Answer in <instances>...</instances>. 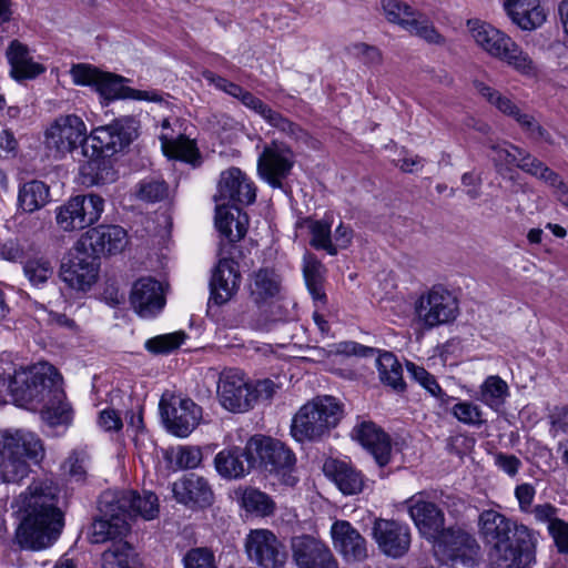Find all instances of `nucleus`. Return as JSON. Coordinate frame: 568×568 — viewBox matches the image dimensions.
<instances>
[{
  "label": "nucleus",
  "mask_w": 568,
  "mask_h": 568,
  "mask_svg": "<svg viewBox=\"0 0 568 568\" xmlns=\"http://www.w3.org/2000/svg\"><path fill=\"white\" fill-rule=\"evenodd\" d=\"M478 532L489 546L491 568H534L540 534L495 509H484L478 516Z\"/></svg>",
  "instance_id": "f257e3e1"
},
{
  "label": "nucleus",
  "mask_w": 568,
  "mask_h": 568,
  "mask_svg": "<svg viewBox=\"0 0 568 568\" xmlns=\"http://www.w3.org/2000/svg\"><path fill=\"white\" fill-rule=\"evenodd\" d=\"M59 488L51 479H38L14 500L22 514L16 538L22 548L41 550L50 547L63 527V514L58 507Z\"/></svg>",
  "instance_id": "f03ea898"
},
{
  "label": "nucleus",
  "mask_w": 568,
  "mask_h": 568,
  "mask_svg": "<svg viewBox=\"0 0 568 568\" xmlns=\"http://www.w3.org/2000/svg\"><path fill=\"white\" fill-rule=\"evenodd\" d=\"M100 517L92 525V542L100 544L122 538L130 529V519H154L159 514V499L152 491H104L99 499Z\"/></svg>",
  "instance_id": "7ed1b4c3"
},
{
  "label": "nucleus",
  "mask_w": 568,
  "mask_h": 568,
  "mask_svg": "<svg viewBox=\"0 0 568 568\" xmlns=\"http://www.w3.org/2000/svg\"><path fill=\"white\" fill-rule=\"evenodd\" d=\"M43 447L39 437L26 429L0 430V478L19 483L30 471L29 463H39Z\"/></svg>",
  "instance_id": "20e7f679"
},
{
  "label": "nucleus",
  "mask_w": 568,
  "mask_h": 568,
  "mask_svg": "<svg viewBox=\"0 0 568 568\" xmlns=\"http://www.w3.org/2000/svg\"><path fill=\"white\" fill-rule=\"evenodd\" d=\"M342 415V405L337 398L329 395L316 396L294 415L291 435L301 443L320 440L337 426Z\"/></svg>",
  "instance_id": "39448f33"
},
{
  "label": "nucleus",
  "mask_w": 568,
  "mask_h": 568,
  "mask_svg": "<svg viewBox=\"0 0 568 568\" xmlns=\"http://www.w3.org/2000/svg\"><path fill=\"white\" fill-rule=\"evenodd\" d=\"M467 26L476 43L489 55L503 61L521 75H537L532 59L509 36L479 20H469Z\"/></svg>",
  "instance_id": "423d86ee"
},
{
  "label": "nucleus",
  "mask_w": 568,
  "mask_h": 568,
  "mask_svg": "<svg viewBox=\"0 0 568 568\" xmlns=\"http://www.w3.org/2000/svg\"><path fill=\"white\" fill-rule=\"evenodd\" d=\"M70 75L75 85L91 87L104 100L131 99L138 101L161 102L162 97L154 90H136L125 85L129 79L104 72L87 63L73 64Z\"/></svg>",
  "instance_id": "0eeeda50"
},
{
  "label": "nucleus",
  "mask_w": 568,
  "mask_h": 568,
  "mask_svg": "<svg viewBox=\"0 0 568 568\" xmlns=\"http://www.w3.org/2000/svg\"><path fill=\"white\" fill-rule=\"evenodd\" d=\"M49 371L40 376L32 384V393L37 396L27 400L26 404L42 405L41 417L49 427H68L73 418V410L65 400L62 388V377L59 372L49 363H42Z\"/></svg>",
  "instance_id": "6e6552de"
},
{
  "label": "nucleus",
  "mask_w": 568,
  "mask_h": 568,
  "mask_svg": "<svg viewBox=\"0 0 568 568\" xmlns=\"http://www.w3.org/2000/svg\"><path fill=\"white\" fill-rule=\"evenodd\" d=\"M139 120L125 115L113 120L110 124L95 128L83 144V154L92 162L99 163L122 151L139 134Z\"/></svg>",
  "instance_id": "1a4fd4ad"
},
{
  "label": "nucleus",
  "mask_w": 568,
  "mask_h": 568,
  "mask_svg": "<svg viewBox=\"0 0 568 568\" xmlns=\"http://www.w3.org/2000/svg\"><path fill=\"white\" fill-rule=\"evenodd\" d=\"M458 313L457 297L442 285H434L422 293L414 303L416 323L424 329L449 324L456 320Z\"/></svg>",
  "instance_id": "9d476101"
},
{
  "label": "nucleus",
  "mask_w": 568,
  "mask_h": 568,
  "mask_svg": "<svg viewBox=\"0 0 568 568\" xmlns=\"http://www.w3.org/2000/svg\"><path fill=\"white\" fill-rule=\"evenodd\" d=\"M104 200L94 193L75 195L55 209V222L64 232L80 231L98 222Z\"/></svg>",
  "instance_id": "9b49d317"
},
{
  "label": "nucleus",
  "mask_w": 568,
  "mask_h": 568,
  "mask_svg": "<svg viewBox=\"0 0 568 568\" xmlns=\"http://www.w3.org/2000/svg\"><path fill=\"white\" fill-rule=\"evenodd\" d=\"M87 140V125L75 114L54 119L44 131L45 149L55 159H62L77 150Z\"/></svg>",
  "instance_id": "f8f14e48"
},
{
  "label": "nucleus",
  "mask_w": 568,
  "mask_h": 568,
  "mask_svg": "<svg viewBox=\"0 0 568 568\" xmlns=\"http://www.w3.org/2000/svg\"><path fill=\"white\" fill-rule=\"evenodd\" d=\"M386 19L430 44H444L445 38L436 30L427 16L402 0H382Z\"/></svg>",
  "instance_id": "ddd939ff"
},
{
  "label": "nucleus",
  "mask_w": 568,
  "mask_h": 568,
  "mask_svg": "<svg viewBox=\"0 0 568 568\" xmlns=\"http://www.w3.org/2000/svg\"><path fill=\"white\" fill-rule=\"evenodd\" d=\"M476 91L503 114L513 118L530 139L551 143L550 134L536 121V119L523 112L508 97L481 81H475Z\"/></svg>",
  "instance_id": "4468645a"
},
{
  "label": "nucleus",
  "mask_w": 568,
  "mask_h": 568,
  "mask_svg": "<svg viewBox=\"0 0 568 568\" xmlns=\"http://www.w3.org/2000/svg\"><path fill=\"white\" fill-rule=\"evenodd\" d=\"M216 392L220 404L229 412L245 413L254 405L255 394L251 393V383L240 369H224L220 374Z\"/></svg>",
  "instance_id": "2eb2a0df"
},
{
  "label": "nucleus",
  "mask_w": 568,
  "mask_h": 568,
  "mask_svg": "<svg viewBox=\"0 0 568 568\" xmlns=\"http://www.w3.org/2000/svg\"><path fill=\"white\" fill-rule=\"evenodd\" d=\"M49 371L45 365L38 363L31 366L14 368L13 373L0 371V405L7 402L10 395L16 402L26 404L27 400L37 396L32 393V384Z\"/></svg>",
  "instance_id": "dca6fc26"
},
{
  "label": "nucleus",
  "mask_w": 568,
  "mask_h": 568,
  "mask_svg": "<svg viewBox=\"0 0 568 568\" xmlns=\"http://www.w3.org/2000/svg\"><path fill=\"white\" fill-rule=\"evenodd\" d=\"M408 514L416 528L426 539H437L444 531V513L436 504L426 498V493L419 491L406 500Z\"/></svg>",
  "instance_id": "f3484780"
},
{
  "label": "nucleus",
  "mask_w": 568,
  "mask_h": 568,
  "mask_svg": "<svg viewBox=\"0 0 568 568\" xmlns=\"http://www.w3.org/2000/svg\"><path fill=\"white\" fill-rule=\"evenodd\" d=\"M291 548L297 568H339L331 549L312 536L294 537Z\"/></svg>",
  "instance_id": "a211bd4d"
},
{
  "label": "nucleus",
  "mask_w": 568,
  "mask_h": 568,
  "mask_svg": "<svg viewBox=\"0 0 568 568\" xmlns=\"http://www.w3.org/2000/svg\"><path fill=\"white\" fill-rule=\"evenodd\" d=\"M373 538L384 555L400 558L409 549L410 529L397 520L381 518L374 523Z\"/></svg>",
  "instance_id": "6ab92c4d"
},
{
  "label": "nucleus",
  "mask_w": 568,
  "mask_h": 568,
  "mask_svg": "<svg viewBox=\"0 0 568 568\" xmlns=\"http://www.w3.org/2000/svg\"><path fill=\"white\" fill-rule=\"evenodd\" d=\"M256 193L253 182L237 168L223 171L220 175L214 201L226 205L251 204Z\"/></svg>",
  "instance_id": "aec40b11"
},
{
  "label": "nucleus",
  "mask_w": 568,
  "mask_h": 568,
  "mask_svg": "<svg viewBox=\"0 0 568 568\" xmlns=\"http://www.w3.org/2000/svg\"><path fill=\"white\" fill-rule=\"evenodd\" d=\"M61 280L71 288L78 291L89 290L97 281L98 263L97 256L88 253L78 245L77 253L60 271Z\"/></svg>",
  "instance_id": "412c9836"
},
{
  "label": "nucleus",
  "mask_w": 568,
  "mask_h": 568,
  "mask_svg": "<svg viewBox=\"0 0 568 568\" xmlns=\"http://www.w3.org/2000/svg\"><path fill=\"white\" fill-rule=\"evenodd\" d=\"M130 302L139 316H156L165 305L162 283L150 276L139 278L132 286Z\"/></svg>",
  "instance_id": "4be33fe9"
},
{
  "label": "nucleus",
  "mask_w": 568,
  "mask_h": 568,
  "mask_svg": "<svg viewBox=\"0 0 568 568\" xmlns=\"http://www.w3.org/2000/svg\"><path fill=\"white\" fill-rule=\"evenodd\" d=\"M245 550L251 561L263 568H280L283 555L280 552V541L267 529L251 530L245 539Z\"/></svg>",
  "instance_id": "5701e85b"
},
{
  "label": "nucleus",
  "mask_w": 568,
  "mask_h": 568,
  "mask_svg": "<svg viewBox=\"0 0 568 568\" xmlns=\"http://www.w3.org/2000/svg\"><path fill=\"white\" fill-rule=\"evenodd\" d=\"M126 232L119 225H99L91 229L79 241L84 251L91 250L94 256L115 254L126 245Z\"/></svg>",
  "instance_id": "b1692460"
},
{
  "label": "nucleus",
  "mask_w": 568,
  "mask_h": 568,
  "mask_svg": "<svg viewBox=\"0 0 568 568\" xmlns=\"http://www.w3.org/2000/svg\"><path fill=\"white\" fill-rule=\"evenodd\" d=\"M245 452L252 459L253 467L258 465L271 474L280 473L284 467V444L278 439L264 435L252 436L245 445Z\"/></svg>",
  "instance_id": "393cba45"
},
{
  "label": "nucleus",
  "mask_w": 568,
  "mask_h": 568,
  "mask_svg": "<svg viewBox=\"0 0 568 568\" xmlns=\"http://www.w3.org/2000/svg\"><path fill=\"white\" fill-rule=\"evenodd\" d=\"M168 429L178 437H187L202 418V408L192 399H180L178 405L161 406Z\"/></svg>",
  "instance_id": "a878e982"
},
{
  "label": "nucleus",
  "mask_w": 568,
  "mask_h": 568,
  "mask_svg": "<svg viewBox=\"0 0 568 568\" xmlns=\"http://www.w3.org/2000/svg\"><path fill=\"white\" fill-rule=\"evenodd\" d=\"M353 434L354 438L371 454L379 468H384L390 463V438L375 423L362 422L354 428Z\"/></svg>",
  "instance_id": "bb28decb"
},
{
  "label": "nucleus",
  "mask_w": 568,
  "mask_h": 568,
  "mask_svg": "<svg viewBox=\"0 0 568 568\" xmlns=\"http://www.w3.org/2000/svg\"><path fill=\"white\" fill-rule=\"evenodd\" d=\"M172 491L178 503L190 508H205L213 501V491L207 480L194 473L174 481Z\"/></svg>",
  "instance_id": "cd10ccee"
},
{
  "label": "nucleus",
  "mask_w": 568,
  "mask_h": 568,
  "mask_svg": "<svg viewBox=\"0 0 568 568\" xmlns=\"http://www.w3.org/2000/svg\"><path fill=\"white\" fill-rule=\"evenodd\" d=\"M335 549L346 561H363L367 557V544L359 531L346 520H336L331 527Z\"/></svg>",
  "instance_id": "c85d7f7f"
},
{
  "label": "nucleus",
  "mask_w": 568,
  "mask_h": 568,
  "mask_svg": "<svg viewBox=\"0 0 568 568\" xmlns=\"http://www.w3.org/2000/svg\"><path fill=\"white\" fill-rule=\"evenodd\" d=\"M240 280L237 263L232 258H221L210 281V300L216 305L226 303L237 292Z\"/></svg>",
  "instance_id": "c756f323"
},
{
  "label": "nucleus",
  "mask_w": 568,
  "mask_h": 568,
  "mask_svg": "<svg viewBox=\"0 0 568 568\" xmlns=\"http://www.w3.org/2000/svg\"><path fill=\"white\" fill-rule=\"evenodd\" d=\"M323 473L343 495H356L364 488V475L347 462L328 458L323 464Z\"/></svg>",
  "instance_id": "7c9ffc66"
},
{
  "label": "nucleus",
  "mask_w": 568,
  "mask_h": 568,
  "mask_svg": "<svg viewBox=\"0 0 568 568\" xmlns=\"http://www.w3.org/2000/svg\"><path fill=\"white\" fill-rule=\"evenodd\" d=\"M248 216L237 205L217 203L215 207V226L230 242L242 240L247 231Z\"/></svg>",
  "instance_id": "2f4dec72"
},
{
  "label": "nucleus",
  "mask_w": 568,
  "mask_h": 568,
  "mask_svg": "<svg viewBox=\"0 0 568 568\" xmlns=\"http://www.w3.org/2000/svg\"><path fill=\"white\" fill-rule=\"evenodd\" d=\"M214 466L217 474L225 479H241L250 474L252 459L237 446H232L219 452L214 458Z\"/></svg>",
  "instance_id": "473e14b6"
},
{
  "label": "nucleus",
  "mask_w": 568,
  "mask_h": 568,
  "mask_svg": "<svg viewBox=\"0 0 568 568\" xmlns=\"http://www.w3.org/2000/svg\"><path fill=\"white\" fill-rule=\"evenodd\" d=\"M6 55L17 80L34 79L45 71L43 64L32 59L29 48L18 40L10 42Z\"/></svg>",
  "instance_id": "72a5a7b5"
},
{
  "label": "nucleus",
  "mask_w": 568,
  "mask_h": 568,
  "mask_svg": "<svg viewBox=\"0 0 568 568\" xmlns=\"http://www.w3.org/2000/svg\"><path fill=\"white\" fill-rule=\"evenodd\" d=\"M504 7L511 21L523 30H534L546 20L539 0H505Z\"/></svg>",
  "instance_id": "f704fd0d"
},
{
  "label": "nucleus",
  "mask_w": 568,
  "mask_h": 568,
  "mask_svg": "<svg viewBox=\"0 0 568 568\" xmlns=\"http://www.w3.org/2000/svg\"><path fill=\"white\" fill-rule=\"evenodd\" d=\"M257 171L272 186L281 187L284 176V144L272 141L258 158Z\"/></svg>",
  "instance_id": "c9c22d12"
},
{
  "label": "nucleus",
  "mask_w": 568,
  "mask_h": 568,
  "mask_svg": "<svg viewBox=\"0 0 568 568\" xmlns=\"http://www.w3.org/2000/svg\"><path fill=\"white\" fill-rule=\"evenodd\" d=\"M303 275L306 287L318 308L324 306L327 302V296L324 291V265L313 255L305 254L303 258Z\"/></svg>",
  "instance_id": "e433bc0d"
},
{
  "label": "nucleus",
  "mask_w": 568,
  "mask_h": 568,
  "mask_svg": "<svg viewBox=\"0 0 568 568\" xmlns=\"http://www.w3.org/2000/svg\"><path fill=\"white\" fill-rule=\"evenodd\" d=\"M509 395L508 384L498 375H489L479 386L476 398L491 410L499 412Z\"/></svg>",
  "instance_id": "4c0bfd02"
},
{
  "label": "nucleus",
  "mask_w": 568,
  "mask_h": 568,
  "mask_svg": "<svg viewBox=\"0 0 568 568\" xmlns=\"http://www.w3.org/2000/svg\"><path fill=\"white\" fill-rule=\"evenodd\" d=\"M50 202L49 186L38 180L29 181L20 186L18 193V205L27 212L32 213L45 206Z\"/></svg>",
  "instance_id": "58836bf2"
},
{
  "label": "nucleus",
  "mask_w": 568,
  "mask_h": 568,
  "mask_svg": "<svg viewBox=\"0 0 568 568\" xmlns=\"http://www.w3.org/2000/svg\"><path fill=\"white\" fill-rule=\"evenodd\" d=\"M517 166L528 172L529 174L544 180L549 185L556 187L557 197L564 205L562 196L566 192H568V185L560 179V176L556 172L545 166L544 163L540 162L538 159L531 156L530 154H526L525 152L520 158Z\"/></svg>",
  "instance_id": "ea45409f"
},
{
  "label": "nucleus",
  "mask_w": 568,
  "mask_h": 568,
  "mask_svg": "<svg viewBox=\"0 0 568 568\" xmlns=\"http://www.w3.org/2000/svg\"><path fill=\"white\" fill-rule=\"evenodd\" d=\"M303 223L311 233L310 244L315 250H323L329 255L337 254L332 239V216L325 215L322 220L305 219Z\"/></svg>",
  "instance_id": "a19ab883"
},
{
  "label": "nucleus",
  "mask_w": 568,
  "mask_h": 568,
  "mask_svg": "<svg viewBox=\"0 0 568 568\" xmlns=\"http://www.w3.org/2000/svg\"><path fill=\"white\" fill-rule=\"evenodd\" d=\"M101 561L102 568H136L138 557L129 542L119 540L103 551Z\"/></svg>",
  "instance_id": "79ce46f5"
},
{
  "label": "nucleus",
  "mask_w": 568,
  "mask_h": 568,
  "mask_svg": "<svg viewBox=\"0 0 568 568\" xmlns=\"http://www.w3.org/2000/svg\"><path fill=\"white\" fill-rule=\"evenodd\" d=\"M280 288V277L267 268L256 272L250 283V293L256 303H263L274 297L278 294Z\"/></svg>",
  "instance_id": "37998d69"
},
{
  "label": "nucleus",
  "mask_w": 568,
  "mask_h": 568,
  "mask_svg": "<svg viewBox=\"0 0 568 568\" xmlns=\"http://www.w3.org/2000/svg\"><path fill=\"white\" fill-rule=\"evenodd\" d=\"M54 265L44 255H34L23 263V274L34 287L43 286L53 275Z\"/></svg>",
  "instance_id": "c03bdc74"
},
{
  "label": "nucleus",
  "mask_w": 568,
  "mask_h": 568,
  "mask_svg": "<svg viewBox=\"0 0 568 568\" xmlns=\"http://www.w3.org/2000/svg\"><path fill=\"white\" fill-rule=\"evenodd\" d=\"M406 367L407 372L410 374L414 381L417 382L433 397H435L440 405L447 406L450 404V402L456 399L447 395L438 384L436 377L427 372L424 367L410 362L406 364Z\"/></svg>",
  "instance_id": "a18cd8bd"
},
{
  "label": "nucleus",
  "mask_w": 568,
  "mask_h": 568,
  "mask_svg": "<svg viewBox=\"0 0 568 568\" xmlns=\"http://www.w3.org/2000/svg\"><path fill=\"white\" fill-rule=\"evenodd\" d=\"M381 381L396 390H403V369L397 358L389 352H384L376 359Z\"/></svg>",
  "instance_id": "49530a36"
},
{
  "label": "nucleus",
  "mask_w": 568,
  "mask_h": 568,
  "mask_svg": "<svg viewBox=\"0 0 568 568\" xmlns=\"http://www.w3.org/2000/svg\"><path fill=\"white\" fill-rule=\"evenodd\" d=\"M163 153L171 159L195 164L199 160V150L193 141L180 135L175 140L161 138Z\"/></svg>",
  "instance_id": "de8ad7c7"
},
{
  "label": "nucleus",
  "mask_w": 568,
  "mask_h": 568,
  "mask_svg": "<svg viewBox=\"0 0 568 568\" xmlns=\"http://www.w3.org/2000/svg\"><path fill=\"white\" fill-rule=\"evenodd\" d=\"M241 506L256 516H268L274 510L273 500L263 491L255 488L244 490L241 498Z\"/></svg>",
  "instance_id": "09e8293b"
},
{
  "label": "nucleus",
  "mask_w": 568,
  "mask_h": 568,
  "mask_svg": "<svg viewBox=\"0 0 568 568\" xmlns=\"http://www.w3.org/2000/svg\"><path fill=\"white\" fill-rule=\"evenodd\" d=\"M90 465V456L84 449H74L63 463V471L71 480L84 481Z\"/></svg>",
  "instance_id": "8fccbe9b"
},
{
  "label": "nucleus",
  "mask_w": 568,
  "mask_h": 568,
  "mask_svg": "<svg viewBox=\"0 0 568 568\" xmlns=\"http://www.w3.org/2000/svg\"><path fill=\"white\" fill-rule=\"evenodd\" d=\"M185 333L182 331L152 337L145 342V348L154 354H166L179 348L185 341Z\"/></svg>",
  "instance_id": "3c124183"
},
{
  "label": "nucleus",
  "mask_w": 568,
  "mask_h": 568,
  "mask_svg": "<svg viewBox=\"0 0 568 568\" xmlns=\"http://www.w3.org/2000/svg\"><path fill=\"white\" fill-rule=\"evenodd\" d=\"M452 415L468 426H480L484 423L481 408L469 400H459L452 407Z\"/></svg>",
  "instance_id": "603ef678"
},
{
  "label": "nucleus",
  "mask_w": 568,
  "mask_h": 568,
  "mask_svg": "<svg viewBox=\"0 0 568 568\" xmlns=\"http://www.w3.org/2000/svg\"><path fill=\"white\" fill-rule=\"evenodd\" d=\"M490 149L493 151V161L497 168L504 165H518L519 160L524 154V150L509 142L491 144Z\"/></svg>",
  "instance_id": "864d4df0"
},
{
  "label": "nucleus",
  "mask_w": 568,
  "mask_h": 568,
  "mask_svg": "<svg viewBox=\"0 0 568 568\" xmlns=\"http://www.w3.org/2000/svg\"><path fill=\"white\" fill-rule=\"evenodd\" d=\"M450 537L454 539L453 546H452V554L450 557L453 559L455 558H466L471 557L477 554L479 549V545L475 537L465 532V531H457L452 532Z\"/></svg>",
  "instance_id": "5fc2aeb1"
},
{
  "label": "nucleus",
  "mask_w": 568,
  "mask_h": 568,
  "mask_svg": "<svg viewBox=\"0 0 568 568\" xmlns=\"http://www.w3.org/2000/svg\"><path fill=\"white\" fill-rule=\"evenodd\" d=\"M347 53L364 63L373 67L382 63V52L378 48L364 42L352 43L346 48Z\"/></svg>",
  "instance_id": "6e6d98bb"
},
{
  "label": "nucleus",
  "mask_w": 568,
  "mask_h": 568,
  "mask_svg": "<svg viewBox=\"0 0 568 568\" xmlns=\"http://www.w3.org/2000/svg\"><path fill=\"white\" fill-rule=\"evenodd\" d=\"M184 568H216L214 554L207 548H192L183 557Z\"/></svg>",
  "instance_id": "4d7b16f0"
},
{
  "label": "nucleus",
  "mask_w": 568,
  "mask_h": 568,
  "mask_svg": "<svg viewBox=\"0 0 568 568\" xmlns=\"http://www.w3.org/2000/svg\"><path fill=\"white\" fill-rule=\"evenodd\" d=\"M172 460L179 469H194L202 462V452L193 446H180L173 452Z\"/></svg>",
  "instance_id": "13d9d810"
},
{
  "label": "nucleus",
  "mask_w": 568,
  "mask_h": 568,
  "mask_svg": "<svg viewBox=\"0 0 568 568\" xmlns=\"http://www.w3.org/2000/svg\"><path fill=\"white\" fill-rule=\"evenodd\" d=\"M168 184L161 180H144L140 184L139 197L148 202H158L168 196Z\"/></svg>",
  "instance_id": "bf43d9fd"
},
{
  "label": "nucleus",
  "mask_w": 568,
  "mask_h": 568,
  "mask_svg": "<svg viewBox=\"0 0 568 568\" xmlns=\"http://www.w3.org/2000/svg\"><path fill=\"white\" fill-rule=\"evenodd\" d=\"M550 428L549 434L552 437H557L559 434L568 433V407L556 406L548 415Z\"/></svg>",
  "instance_id": "052dcab7"
},
{
  "label": "nucleus",
  "mask_w": 568,
  "mask_h": 568,
  "mask_svg": "<svg viewBox=\"0 0 568 568\" xmlns=\"http://www.w3.org/2000/svg\"><path fill=\"white\" fill-rule=\"evenodd\" d=\"M514 496L518 503V509L521 514H529L534 507L536 488L530 483H523L515 487Z\"/></svg>",
  "instance_id": "680f3d73"
},
{
  "label": "nucleus",
  "mask_w": 568,
  "mask_h": 568,
  "mask_svg": "<svg viewBox=\"0 0 568 568\" xmlns=\"http://www.w3.org/2000/svg\"><path fill=\"white\" fill-rule=\"evenodd\" d=\"M529 514L534 515L536 523L545 524L547 525V528L550 527L552 523L560 520L558 517L559 508L550 503L534 506Z\"/></svg>",
  "instance_id": "e2e57ef3"
},
{
  "label": "nucleus",
  "mask_w": 568,
  "mask_h": 568,
  "mask_svg": "<svg viewBox=\"0 0 568 568\" xmlns=\"http://www.w3.org/2000/svg\"><path fill=\"white\" fill-rule=\"evenodd\" d=\"M548 532L552 537L555 545L560 554H568V523L560 519L548 527Z\"/></svg>",
  "instance_id": "0e129e2a"
},
{
  "label": "nucleus",
  "mask_w": 568,
  "mask_h": 568,
  "mask_svg": "<svg viewBox=\"0 0 568 568\" xmlns=\"http://www.w3.org/2000/svg\"><path fill=\"white\" fill-rule=\"evenodd\" d=\"M98 425L104 432H119L122 429L123 423L113 408H105L99 413Z\"/></svg>",
  "instance_id": "69168bd1"
},
{
  "label": "nucleus",
  "mask_w": 568,
  "mask_h": 568,
  "mask_svg": "<svg viewBox=\"0 0 568 568\" xmlns=\"http://www.w3.org/2000/svg\"><path fill=\"white\" fill-rule=\"evenodd\" d=\"M494 460L495 465L509 477H515L521 467V460L511 454L497 453Z\"/></svg>",
  "instance_id": "338daca9"
},
{
  "label": "nucleus",
  "mask_w": 568,
  "mask_h": 568,
  "mask_svg": "<svg viewBox=\"0 0 568 568\" xmlns=\"http://www.w3.org/2000/svg\"><path fill=\"white\" fill-rule=\"evenodd\" d=\"M280 387V383H275L270 378L258 381L255 385L251 384V393L255 394L254 403L258 398L271 399Z\"/></svg>",
  "instance_id": "774afa93"
}]
</instances>
